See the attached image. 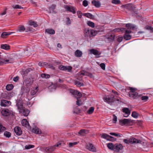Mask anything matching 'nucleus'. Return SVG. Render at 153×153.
Segmentation results:
<instances>
[{
  "label": "nucleus",
  "instance_id": "obj_37",
  "mask_svg": "<svg viewBox=\"0 0 153 153\" xmlns=\"http://www.w3.org/2000/svg\"><path fill=\"white\" fill-rule=\"evenodd\" d=\"M29 24L33 26L34 27H36L38 26L36 22L32 21H30L29 22Z\"/></svg>",
  "mask_w": 153,
  "mask_h": 153
},
{
  "label": "nucleus",
  "instance_id": "obj_51",
  "mask_svg": "<svg viewBox=\"0 0 153 153\" xmlns=\"http://www.w3.org/2000/svg\"><path fill=\"white\" fill-rule=\"evenodd\" d=\"M47 63L44 62H42L39 63L38 65L40 66L43 67L46 65Z\"/></svg>",
  "mask_w": 153,
  "mask_h": 153
},
{
  "label": "nucleus",
  "instance_id": "obj_40",
  "mask_svg": "<svg viewBox=\"0 0 153 153\" xmlns=\"http://www.w3.org/2000/svg\"><path fill=\"white\" fill-rule=\"evenodd\" d=\"M139 95H140V97H141V99L142 100L145 102L148 100L149 97L147 96H142V95L140 94Z\"/></svg>",
  "mask_w": 153,
  "mask_h": 153
},
{
  "label": "nucleus",
  "instance_id": "obj_54",
  "mask_svg": "<svg viewBox=\"0 0 153 153\" xmlns=\"http://www.w3.org/2000/svg\"><path fill=\"white\" fill-rule=\"evenodd\" d=\"M112 2L115 4H117L120 3V0H112Z\"/></svg>",
  "mask_w": 153,
  "mask_h": 153
},
{
  "label": "nucleus",
  "instance_id": "obj_46",
  "mask_svg": "<svg viewBox=\"0 0 153 153\" xmlns=\"http://www.w3.org/2000/svg\"><path fill=\"white\" fill-rule=\"evenodd\" d=\"M94 110V107H92L90 108L89 109L87 113L89 114H91Z\"/></svg>",
  "mask_w": 153,
  "mask_h": 153
},
{
  "label": "nucleus",
  "instance_id": "obj_23",
  "mask_svg": "<svg viewBox=\"0 0 153 153\" xmlns=\"http://www.w3.org/2000/svg\"><path fill=\"white\" fill-rule=\"evenodd\" d=\"M22 126L28 128L30 125L27 120L25 119H23L22 120Z\"/></svg>",
  "mask_w": 153,
  "mask_h": 153
},
{
  "label": "nucleus",
  "instance_id": "obj_9",
  "mask_svg": "<svg viewBox=\"0 0 153 153\" xmlns=\"http://www.w3.org/2000/svg\"><path fill=\"white\" fill-rule=\"evenodd\" d=\"M104 100L105 102L109 103L115 100L114 96L113 95L108 96L104 97Z\"/></svg>",
  "mask_w": 153,
  "mask_h": 153
},
{
  "label": "nucleus",
  "instance_id": "obj_43",
  "mask_svg": "<svg viewBox=\"0 0 153 153\" xmlns=\"http://www.w3.org/2000/svg\"><path fill=\"white\" fill-rule=\"evenodd\" d=\"M131 116L134 118H137L138 116V114L135 111H133L132 113Z\"/></svg>",
  "mask_w": 153,
  "mask_h": 153
},
{
  "label": "nucleus",
  "instance_id": "obj_8",
  "mask_svg": "<svg viewBox=\"0 0 153 153\" xmlns=\"http://www.w3.org/2000/svg\"><path fill=\"white\" fill-rule=\"evenodd\" d=\"M101 137L102 138L105 139L109 141L115 140L116 139H114V137L105 134L103 133L100 135Z\"/></svg>",
  "mask_w": 153,
  "mask_h": 153
},
{
  "label": "nucleus",
  "instance_id": "obj_57",
  "mask_svg": "<svg viewBox=\"0 0 153 153\" xmlns=\"http://www.w3.org/2000/svg\"><path fill=\"white\" fill-rule=\"evenodd\" d=\"M77 14L78 15V17L81 18L82 16V13L80 11H78L77 12Z\"/></svg>",
  "mask_w": 153,
  "mask_h": 153
},
{
  "label": "nucleus",
  "instance_id": "obj_38",
  "mask_svg": "<svg viewBox=\"0 0 153 153\" xmlns=\"http://www.w3.org/2000/svg\"><path fill=\"white\" fill-rule=\"evenodd\" d=\"M13 88V85L12 84H9L6 86V89L7 91L11 90Z\"/></svg>",
  "mask_w": 153,
  "mask_h": 153
},
{
  "label": "nucleus",
  "instance_id": "obj_49",
  "mask_svg": "<svg viewBox=\"0 0 153 153\" xmlns=\"http://www.w3.org/2000/svg\"><path fill=\"white\" fill-rule=\"evenodd\" d=\"M6 130V128L0 124V132H3Z\"/></svg>",
  "mask_w": 153,
  "mask_h": 153
},
{
  "label": "nucleus",
  "instance_id": "obj_27",
  "mask_svg": "<svg viewBox=\"0 0 153 153\" xmlns=\"http://www.w3.org/2000/svg\"><path fill=\"white\" fill-rule=\"evenodd\" d=\"M22 111V112H20V113L25 116H27L30 112L28 110L25 108H24Z\"/></svg>",
  "mask_w": 153,
  "mask_h": 153
},
{
  "label": "nucleus",
  "instance_id": "obj_13",
  "mask_svg": "<svg viewBox=\"0 0 153 153\" xmlns=\"http://www.w3.org/2000/svg\"><path fill=\"white\" fill-rule=\"evenodd\" d=\"M11 103L9 101L6 100H1L0 105L1 106L4 107L8 106L11 105Z\"/></svg>",
  "mask_w": 153,
  "mask_h": 153
},
{
  "label": "nucleus",
  "instance_id": "obj_3",
  "mask_svg": "<svg viewBox=\"0 0 153 153\" xmlns=\"http://www.w3.org/2000/svg\"><path fill=\"white\" fill-rule=\"evenodd\" d=\"M97 33L96 31L86 28L84 30V35L85 37H90L95 36Z\"/></svg>",
  "mask_w": 153,
  "mask_h": 153
},
{
  "label": "nucleus",
  "instance_id": "obj_41",
  "mask_svg": "<svg viewBox=\"0 0 153 153\" xmlns=\"http://www.w3.org/2000/svg\"><path fill=\"white\" fill-rule=\"evenodd\" d=\"M41 76L43 78H48L50 77V76L49 74H41Z\"/></svg>",
  "mask_w": 153,
  "mask_h": 153
},
{
  "label": "nucleus",
  "instance_id": "obj_62",
  "mask_svg": "<svg viewBox=\"0 0 153 153\" xmlns=\"http://www.w3.org/2000/svg\"><path fill=\"white\" fill-rule=\"evenodd\" d=\"M123 40V37L122 36L119 37L117 38V40L118 42H121Z\"/></svg>",
  "mask_w": 153,
  "mask_h": 153
},
{
  "label": "nucleus",
  "instance_id": "obj_47",
  "mask_svg": "<svg viewBox=\"0 0 153 153\" xmlns=\"http://www.w3.org/2000/svg\"><path fill=\"white\" fill-rule=\"evenodd\" d=\"M4 135L5 137H10L11 134L10 132L6 131L4 132Z\"/></svg>",
  "mask_w": 153,
  "mask_h": 153
},
{
  "label": "nucleus",
  "instance_id": "obj_48",
  "mask_svg": "<svg viewBox=\"0 0 153 153\" xmlns=\"http://www.w3.org/2000/svg\"><path fill=\"white\" fill-rule=\"evenodd\" d=\"M12 7L14 9H22L23 8V7L18 4L13 5L12 6Z\"/></svg>",
  "mask_w": 153,
  "mask_h": 153
},
{
  "label": "nucleus",
  "instance_id": "obj_2",
  "mask_svg": "<svg viewBox=\"0 0 153 153\" xmlns=\"http://www.w3.org/2000/svg\"><path fill=\"white\" fill-rule=\"evenodd\" d=\"M70 92L74 96V97L77 98V99L78 98H79L82 96V94L81 93L76 90H70ZM82 103L81 101L78 100L76 101V104L79 106Z\"/></svg>",
  "mask_w": 153,
  "mask_h": 153
},
{
  "label": "nucleus",
  "instance_id": "obj_63",
  "mask_svg": "<svg viewBox=\"0 0 153 153\" xmlns=\"http://www.w3.org/2000/svg\"><path fill=\"white\" fill-rule=\"evenodd\" d=\"M24 85H26V86L28 87H29V86L30 85V84L29 83L27 82L26 81H25L24 82Z\"/></svg>",
  "mask_w": 153,
  "mask_h": 153
},
{
  "label": "nucleus",
  "instance_id": "obj_42",
  "mask_svg": "<svg viewBox=\"0 0 153 153\" xmlns=\"http://www.w3.org/2000/svg\"><path fill=\"white\" fill-rule=\"evenodd\" d=\"M145 28L146 30H150L151 32H153V28L150 25H147L145 27Z\"/></svg>",
  "mask_w": 153,
  "mask_h": 153
},
{
  "label": "nucleus",
  "instance_id": "obj_30",
  "mask_svg": "<svg viewBox=\"0 0 153 153\" xmlns=\"http://www.w3.org/2000/svg\"><path fill=\"white\" fill-rule=\"evenodd\" d=\"M46 33H47L48 34H53L55 33V31L52 29H47L45 30Z\"/></svg>",
  "mask_w": 153,
  "mask_h": 153
},
{
  "label": "nucleus",
  "instance_id": "obj_33",
  "mask_svg": "<svg viewBox=\"0 0 153 153\" xmlns=\"http://www.w3.org/2000/svg\"><path fill=\"white\" fill-rule=\"evenodd\" d=\"M125 7L127 9L129 10H134V7L132 6V5L130 4H126L125 5Z\"/></svg>",
  "mask_w": 153,
  "mask_h": 153
},
{
  "label": "nucleus",
  "instance_id": "obj_28",
  "mask_svg": "<svg viewBox=\"0 0 153 153\" xmlns=\"http://www.w3.org/2000/svg\"><path fill=\"white\" fill-rule=\"evenodd\" d=\"M92 3L97 7H100L101 5V3L100 1H96L95 0H93L92 2Z\"/></svg>",
  "mask_w": 153,
  "mask_h": 153
},
{
  "label": "nucleus",
  "instance_id": "obj_35",
  "mask_svg": "<svg viewBox=\"0 0 153 153\" xmlns=\"http://www.w3.org/2000/svg\"><path fill=\"white\" fill-rule=\"evenodd\" d=\"M125 28H118L114 29L113 31L114 32H120L121 31L123 32L125 30Z\"/></svg>",
  "mask_w": 153,
  "mask_h": 153
},
{
  "label": "nucleus",
  "instance_id": "obj_64",
  "mask_svg": "<svg viewBox=\"0 0 153 153\" xmlns=\"http://www.w3.org/2000/svg\"><path fill=\"white\" fill-rule=\"evenodd\" d=\"M19 79V77L18 76L15 77L13 78V80L15 82H16Z\"/></svg>",
  "mask_w": 153,
  "mask_h": 153
},
{
  "label": "nucleus",
  "instance_id": "obj_18",
  "mask_svg": "<svg viewBox=\"0 0 153 153\" xmlns=\"http://www.w3.org/2000/svg\"><path fill=\"white\" fill-rule=\"evenodd\" d=\"M14 130L16 134L17 135L19 136L21 135L22 133V131L21 129L18 126L15 127L14 128Z\"/></svg>",
  "mask_w": 153,
  "mask_h": 153
},
{
  "label": "nucleus",
  "instance_id": "obj_59",
  "mask_svg": "<svg viewBox=\"0 0 153 153\" xmlns=\"http://www.w3.org/2000/svg\"><path fill=\"white\" fill-rule=\"evenodd\" d=\"M66 24L68 25H69L71 24V22L70 19L68 17L67 18Z\"/></svg>",
  "mask_w": 153,
  "mask_h": 153
},
{
  "label": "nucleus",
  "instance_id": "obj_19",
  "mask_svg": "<svg viewBox=\"0 0 153 153\" xmlns=\"http://www.w3.org/2000/svg\"><path fill=\"white\" fill-rule=\"evenodd\" d=\"M16 105L19 112H22L23 110L25 108L23 107V103L21 101L19 102H17Z\"/></svg>",
  "mask_w": 153,
  "mask_h": 153
},
{
  "label": "nucleus",
  "instance_id": "obj_7",
  "mask_svg": "<svg viewBox=\"0 0 153 153\" xmlns=\"http://www.w3.org/2000/svg\"><path fill=\"white\" fill-rule=\"evenodd\" d=\"M125 32V33L123 36L124 39L126 40H128L131 39V35L130 33H131V31L129 30H127L125 28V30H124Z\"/></svg>",
  "mask_w": 153,
  "mask_h": 153
},
{
  "label": "nucleus",
  "instance_id": "obj_1",
  "mask_svg": "<svg viewBox=\"0 0 153 153\" xmlns=\"http://www.w3.org/2000/svg\"><path fill=\"white\" fill-rule=\"evenodd\" d=\"M62 143H61L59 142L55 145L50 147H43L41 148V150L44 151V152L51 153L55 149V147H60L61 146Z\"/></svg>",
  "mask_w": 153,
  "mask_h": 153
},
{
  "label": "nucleus",
  "instance_id": "obj_58",
  "mask_svg": "<svg viewBox=\"0 0 153 153\" xmlns=\"http://www.w3.org/2000/svg\"><path fill=\"white\" fill-rule=\"evenodd\" d=\"M113 122L114 123H116L117 120V117L116 116L114 115H113Z\"/></svg>",
  "mask_w": 153,
  "mask_h": 153
},
{
  "label": "nucleus",
  "instance_id": "obj_52",
  "mask_svg": "<svg viewBox=\"0 0 153 153\" xmlns=\"http://www.w3.org/2000/svg\"><path fill=\"white\" fill-rule=\"evenodd\" d=\"M34 146L33 145H26L25 147V148L26 149H28L31 148H33Z\"/></svg>",
  "mask_w": 153,
  "mask_h": 153
},
{
  "label": "nucleus",
  "instance_id": "obj_56",
  "mask_svg": "<svg viewBox=\"0 0 153 153\" xmlns=\"http://www.w3.org/2000/svg\"><path fill=\"white\" fill-rule=\"evenodd\" d=\"M83 5L85 7H86L88 5V2L87 1L85 0L83 1Z\"/></svg>",
  "mask_w": 153,
  "mask_h": 153
},
{
  "label": "nucleus",
  "instance_id": "obj_32",
  "mask_svg": "<svg viewBox=\"0 0 153 153\" xmlns=\"http://www.w3.org/2000/svg\"><path fill=\"white\" fill-rule=\"evenodd\" d=\"M25 30V27L23 25H20L18 26L17 30L20 32H22Z\"/></svg>",
  "mask_w": 153,
  "mask_h": 153
},
{
  "label": "nucleus",
  "instance_id": "obj_14",
  "mask_svg": "<svg viewBox=\"0 0 153 153\" xmlns=\"http://www.w3.org/2000/svg\"><path fill=\"white\" fill-rule=\"evenodd\" d=\"M114 151L115 152H119L123 148L122 145L120 144H114Z\"/></svg>",
  "mask_w": 153,
  "mask_h": 153
},
{
  "label": "nucleus",
  "instance_id": "obj_45",
  "mask_svg": "<svg viewBox=\"0 0 153 153\" xmlns=\"http://www.w3.org/2000/svg\"><path fill=\"white\" fill-rule=\"evenodd\" d=\"M110 134L112 135H114L116 137H121V134H120L118 133H115L114 132H111L110 133Z\"/></svg>",
  "mask_w": 153,
  "mask_h": 153
},
{
  "label": "nucleus",
  "instance_id": "obj_6",
  "mask_svg": "<svg viewBox=\"0 0 153 153\" xmlns=\"http://www.w3.org/2000/svg\"><path fill=\"white\" fill-rule=\"evenodd\" d=\"M123 141L126 144L140 143L141 142L140 140L137 139L134 137L130 138L129 140L125 139L123 140Z\"/></svg>",
  "mask_w": 153,
  "mask_h": 153
},
{
  "label": "nucleus",
  "instance_id": "obj_11",
  "mask_svg": "<svg viewBox=\"0 0 153 153\" xmlns=\"http://www.w3.org/2000/svg\"><path fill=\"white\" fill-rule=\"evenodd\" d=\"M64 7L67 11L71 12L73 14L76 13V9L74 7L71 6L65 5Z\"/></svg>",
  "mask_w": 153,
  "mask_h": 153
},
{
  "label": "nucleus",
  "instance_id": "obj_5",
  "mask_svg": "<svg viewBox=\"0 0 153 153\" xmlns=\"http://www.w3.org/2000/svg\"><path fill=\"white\" fill-rule=\"evenodd\" d=\"M38 90V87L32 88L30 92V94L27 93L26 94V96L28 99L29 100H31L34 97L33 96L36 94Z\"/></svg>",
  "mask_w": 153,
  "mask_h": 153
},
{
  "label": "nucleus",
  "instance_id": "obj_31",
  "mask_svg": "<svg viewBox=\"0 0 153 153\" xmlns=\"http://www.w3.org/2000/svg\"><path fill=\"white\" fill-rule=\"evenodd\" d=\"M13 32H3L1 35V37L3 38H5L7 36L11 34L12 33H13Z\"/></svg>",
  "mask_w": 153,
  "mask_h": 153
},
{
  "label": "nucleus",
  "instance_id": "obj_50",
  "mask_svg": "<svg viewBox=\"0 0 153 153\" xmlns=\"http://www.w3.org/2000/svg\"><path fill=\"white\" fill-rule=\"evenodd\" d=\"M75 84L78 86H81L83 85V84L79 81H75Z\"/></svg>",
  "mask_w": 153,
  "mask_h": 153
},
{
  "label": "nucleus",
  "instance_id": "obj_21",
  "mask_svg": "<svg viewBox=\"0 0 153 153\" xmlns=\"http://www.w3.org/2000/svg\"><path fill=\"white\" fill-rule=\"evenodd\" d=\"M123 112L125 114H124V117H128L130 114V111L129 110L128 108H124L123 109Z\"/></svg>",
  "mask_w": 153,
  "mask_h": 153
},
{
  "label": "nucleus",
  "instance_id": "obj_39",
  "mask_svg": "<svg viewBox=\"0 0 153 153\" xmlns=\"http://www.w3.org/2000/svg\"><path fill=\"white\" fill-rule=\"evenodd\" d=\"M82 15L90 18H91L93 16V15L90 13H84L82 14Z\"/></svg>",
  "mask_w": 153,
  "mask_h": 153
},
{
  "label": "nucleus",
  "instance_id": "obj_55",
  "mask_svg": "<svg viewBox=\"0 0 153 153\" xmlns=\"http://www.w3.org/2000/svg\"><path fill=\"white\" fill-rule=\"evenodd\" d=\"M100 66L101 67V68L103 70H105V65L104 63H102L100 64Z\"/></svg>",
  "mask_w": 153,
  "mask_h": 153
},
{
  "label": "nucleus",
  "instance_id": "obj_34",
  "mask_svg": "<svg viewBox=\"0 0 153 153\" xmlns=\"http://www.w3.org/2000/svg\"><path fill=\"white\" fill-rule=\"evenodd\" d=\"M10 46L7 44H2L1 45V48L2 49L8 50L10 49Z\"/></svg>",
  "mask_w": 153,
  "mask_h": 153
},
{
  "label": "nucleus",
  "instance_id": "obj_25",
  "mask_svg": "<svg viewBox=\"0 0 153 153\" xmlns=\"http://www.w3.org/2000/svg\"><path fill=\"white\" fill-rule=\"evenodd\" d=\"M126 26L127 29L134 30L136 27L135 25L130 23L126 24Z\"/></svg>",
  "mask_w": 153,
  "mask_h": 153
},
{
  "label": "nucleus",
  "instance_id": "obj_44",
  "mask_svg": "<svg viewBox=\"0 0 153 153\" xmlns=\"http://www.w3.org/2000/svg\"><path fill=\"white\" fill-rule=\"evenodd\" d=\"M87 24L88 26L92 27H94L95 26L94 23L92 22L88 21Z\"/></svg>",
  "mask_w": 153,
  "mask_h": 153
},
{
  "label": "nucleus",
  "instance_id": "obj_17",
  "mask_svg": "<svg viewBox=\"0 0 153 153\" xmlns=\"http://www.w3.org/2000/svg\"><path fill=\"white\" fill-rule=\"evenodd\" d=\"M86 148L89 151L93 152H96V149L93 145L91 143H89L86 146Z\"/></svg>",
  "mask_w": 153,
  "mask_h": 153
},
{
  "label": "nucleus",
  "instance_id": "obj_10",
  "mask_svg": "<svg viewBox=\"0 0 153 153\" xmlns=\"http://www.w3.org/2000/svg\"><path fill=\"white\" fill-rule=\"evenodd\" d=\"M132 122V121L128 119H124L119 121L120 124L122 126L126 124H128Z\"/></svg>",
  "mask_w": 153,
  "mask_h": 153
},
{
  "label": "nucleus",
  "instance_id": "obj_15",
  "mask_svg": "<svg viewBox=\"0 0 153 153\" xmlns=\"http://www.w3.org/2000/svg\"><path fill=\"white\" fill-rule=\"evenodd\" d=\"M59 68L62 70L65 71L68 70V71H70L72 68L71 66H65L63 65H60L59 67Z\"/></svg>",
  "mask_w": 153,
  "mask_h": 153
},
{
  "label": "nucleus",
  "instance_id": "obj_53",
  "mask_svg": "<svg viewBox=\"0 0 153 153\" xmlns=\"http://www.w3.org/2000/svg\"><path fill=\"white\" fill-rule=\"evenodd\" d=\"M78 143L77 142H75L73 143H69V147H71L73 146L76 145Z\"/></svg>",
  "mask_w": 153,
  "mask_h": 153
},
{
  "label": "nucleus",
  "instance_id": "obj_24",
  "mask_svg": "<svg viewBox=\"0 0 153 153\" xmlns=\"http://www.w3.org/2000/svg\"><path fill=\"white\" fill-rule=\"evenodd\" d=\"M32 132L34 133L39 134H40L41 133V130L37 127L33 128L32 130Z\"/></svg>",
  "mask_w": 153,
  "mask_h": 153
},
{
  "label": "nucleus",
  "instance_id": "obj_12",
  "mask_svg": "<svg viewBox=\"0 0 153 153\" xmlns=\"http://www.w3.org/2000/svg\"><path fill=\"white\" fill-rule=\"evenodd\" d=\"M1 113L3 115L7 116L11 114L12 111L8 109H4L2 110Z\"/></svg>",
  "mask_w": 153,
  "mask_h": 153
},
{
  "label": "nucleus",
  "instance_id": "obj_29",
  "mask_svg": "<svg viewBox=\"0 0 153 153\" xmlns=\"http://www.w3.org/2000/svg\"><path fill=\"white\" fill-rule=\"evenodd\" d=\"M88 132L86 130L84 129H82L81 130L79 131L78 132V133L79 134V135L83 136Z\"/></svg>",
  "mask_w": 153,
  "mask_h": 153
},
{
  "label": "nucleus",
  "instance_id": "obj_60",
  "mask_svg": "<svg viewBox=\"0 0 153 153\" xmlns=\"http://www.w3.org/2000/svg\"><path fill=\"white\" fill-rule=\"evenodd\" d=\"M32 70L30 68H28L27 69L25 70V71L24 72V74H27L29 72L31 71Z\"/></svg>",
  "mask_w": 153,
  "mask_h": 153
},
{
  "label": "nucleus",
  "instance_id": "obj_16",
  "mask_svg": "<svg viewBox=\"0 0 153 153\" xmlns=\"http://www.w3.org/2000/svg\"><path fill=\"white\" fill-rule=\"evenodd\" d=\"M13 61V59L10 58H8V59H2L0 61V65H1L3 63L7 64L11 63Z\"/></svg>",
  "mask_w": 153,
  "mask_h": 153
},
{
  "label": "nucleus",
  "instance_id": "obj_61",
  "mask_svg": "<svg viewBox=\"0 0 153 153\" xmlns=\"http://www.w3.org/2000/svg\"><path fill=\"white\" fill-rule=\"evenodd\" d=\"M48 67H49V68H51L53 69H54L55 68V66L53 65L52 64H49L48 65Z\"/></svg>",
  "mask_w": 153,
  "mask_h": 153
},
{
  "label": "nucleus",
  "instance_id": "obj_20",
  "mask_svg": "<svg viewBox=\"0 0 153 153\" xmlns=\"http://www.w3.org/2000/svg\"><path fill=\"white\" fill-rule=\"evenodd\" d=\"M79 74L83 76H87L91 78L93 77V76L91 73L84 71H82L79 72Z\"/></svg>",
  "mask_w": 153,
  "mask_h": 153
},
{
  "label": "nucleus",
  "instance_id": "obj_4",
  "mask_svg": "<svg viewBox=\"0 0 153 153\" xmlns=\"http://www.w3.org/2000/svg\"><path fill=\"white\" fill-rule=\"evenodd\" d=\"M129 90L130 91L129 92V95L130 97L134 99H138L140 97V95H139L138 94L135 92L136 89L132 87H130Z\"/></svg>",
  "mask_w": 153,
  "mask_h": 153
},
{
  "label": "nucleus",
  "instance_id": "obj_22",
  "mask_svg": "<svg viewBox=\"0 0 153 153\" xmlns=\"http://www.w3.org/2000/svg\"><path fill=\"white\" fill-rule=\"evenodd\" d=\"M89 51L91 54H93L96 56H98L100 54V53L97 50L92 49Z\"/></svg>",
  "mask_w": 153,
  "mask_h": 153
},
{
  "label": "nucleus",
  "instance_id": "obj_26",
  "mask_svg": "<svg viewBox=\"0 0 153 153\" xmlns=\"http://www.w3.org/2000/svg\"><path fill=\"white\" fill-rule=\"evenodd\" d=\"M75 56L77 57H79L82 56V52L79 50H77L74 53Z\"/></svg>",
  "mask_w": 153,
  "mask_h": 153
},
{
  "label": "nucleus",
  "instance_id": "obj_36",
  "mask_svg": "<svg viewBox=\"0 0 153 153\" xmlns=\"http://www.w3.org/2000/svg\"><path fill=\"white\" fill-rule=\"evenodd\" d=\"M114 145L112 143H109L107 144V147L109 149L114 150Z\"/></svg>",
  "mask_w": 153,
  "mask_h": 153
}]
</instances>
